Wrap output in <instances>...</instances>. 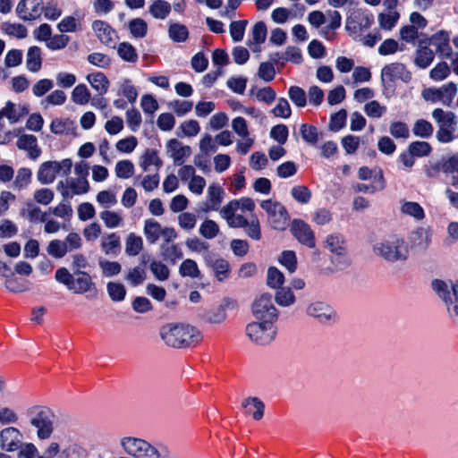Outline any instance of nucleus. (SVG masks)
Returning <instances> with one entry per match:
<instances>
[{"label":"nucleus","instance_id":"nucleus-51","mask_svg":"<svg viewBox=\"0 0 458 458\" xmlns=\"http://www.w3.org/2000/svg\"><path fill=\"white\" fill-rule=\"evenodd\" d=\"M31 176L32 172L30 169L26 167L20 168L13 182L14 189L21 190L26 188L30 183Z\"/></svg>","mask_w":458,"mask_h":458},{"label":"nucleus","instance_id":"nucleus-22","mask_svg":"<svg viewBox=\"0 0 458 458\" xmlns=\"http://www.w3.org/2000/svg\"><path fill=\"white\" fill-rule=\"evenodd\" d=\"M166 148L176 165H182L185 158L190 157L191 154V148L189 146H182L176 139H171L168 140Z\"/></svg>","mask_w":458,"mask_h":458},{"label":"nucleus","instance_id":"nucleus-33","mask_svg":"<svg viewBox=\"0 0 458 458\" xmlns=\"http://www.w3.org/2000/svg\"><path fill=\"white\" fill-rule=\"evenodd\" d=\"M27 69L32 72H38L42 67L41 49L38 47H30L26 56Z\"/></svg>","mask_w":458,"mask_h":458},{"label":"nucleus","instance_id":"nucleus-62","mask_svg":"<svg viewBox=\"0 0 458 458\" xmlns=\"http://www.w3.org/2000/svg\"><path fill=\"white\" fill-rule=\"evenodd\" d=\"M119 94L124 96L129 102L134 103L138 97V91L128 79L123 80L119 85Z\"/></svg>","mask_w":458,"mask_h":458},{"label":"nucleus","instance_id":"nucleus-47","mask_svg":"<svg viewBox=\"0 0 458 458\" xmlns=\"http://www.w3.org/2000/svg\"><path fill=\"white\" fill-rule=\"evenodd\" d=\"M180 275L183 277L189 276L191 278H198L200 276V272L199 270L197 263L191 259H185L180 266L179 268Z\"/></svg>","mask_w":458,"mask_h":458},{"label":"nucleus","instance_id":"nucleus-17","mask_svg":"<svg viewBox=\"0 0 458 458\" xmlns=\"http://www.w3.org/2000/svg\"><path fill=\"white\" fill-rule=\"evenodd\" d=\"M291 232L296 240L309 248H314L315 236L310 226L302 220L293 219L291 225Z\"/></svg>","mask_w":458,"mask_h":458},{"label":"nucleus","instance_id":"nucleus-43","mask_svg":"<svg viewBox=\"0 0 458 458\" xmlns=\"http://www.w3.org/2000/svg\"><path fill=\"white\" fill-rule=\"evenodd\" d=\"M300 132L303 140L310 145H315L319 140L318 129L310 124L302 123L300 127Z\"/></svg>","mask_w":458,"mask_h":458},{"label":"nucleus","instance_id":"nucleus-32","mask_svg":"<svg viewBox=\"0 0 458 458\" xmlns=\"http://www.w3.org/2000/svg\"><path fill=\"white\" fill-rule=\"evenodd\" d=\"M151 165L155 166L157 172L163 165V161L160 159L156 150L148 148L140 157V166L143 171L147 172L149 171Z\"/></svg>","mask_w":458,"mask_h":458},{"label":"nucleus","instance_id":"nucleus-20","mask_svg":"<svg viewBox=\"0 0 458 458\" xmlns=\"http://www.w3.org/2000/svg\"><path fill=\"white\" fill-rule=\"evenodd\" d=\"M307 314L317 318L320 323H330L335 319V312L328 304L322 301L310 303L307 308Z\"/></svg>","mask_w":458,"mask_h":458},{"label":"nucleus","instance_id":"nucleus-61","mask_svg":"<svg viewBox=\"0 0 458 458\" xmlns=\"http://www.w3.org/2000/svg\"><path fill=\"white\" fill-rule=\"evenodd\" d=\"M226 318V312H225L223 310L222 308H220L219 306L212 309V310H208L207 311H205V313L203 314V319L206 321V322H208V323H211V324H220L222 322H224Z\"/></svg>","mask_w":458,"mask_h":458},{"label":"nucleus","instance_id":"nucleus-6","mask_svg":"<svg viewBox=\"0 0 458 458\" xmlns=\"http://www.w3.org/2000/svg\"><path fill=\"white\" fill-rule=\"evenodd\" d=\"M432 117L438 124L436 133L437 140L441 143H449L456 139V118L452 112H445L441 108H436L432 112Z\"/></svg>","mask_w":458,"mask_h":458},{"label":"nucleus","instance_id":"nucleus-40","mask_svg":"<svg viewBox=\"0 0 458 458\" xmlns=\"http://www.w3.org/2000/svg\"><path fill=\"white\" fill-rule=\"evenodd\" d=\"M90 92L85 84H78L72 92V100L77 105H86L90 100Z\"/></svg>","mask_w":458,"mask_h":458},{"label":"nucleus","instance_id":"nucleus-55","mask_svg":"<svg viewBox=\"0 0 458 458\" xmlns=\"http://www.w3.org/2000/svg\"><path fill=\"white\" fill-rule=\"evenodd\" d=\"M441 172L445 174V157L437 161H428L425 166V174L429 179L437 178Z\"/></svg>","mask_w":458,"mask_h":458},{"label":"nucleus","instance_id":"nucleus-48","mask_svg":"<svg viewBox=\"0 0 458 458\" xmlns=\"http://www.w3.org/2000/svg\"><path fill=\"white\" fill-rule=\"evenodd\" d=\"M117 54L123 60L129 63H135L138 60L135 48L127 42H123L118 46Z\"/></svg>","mask_w":458,"mask_h":458},{"label":"nucleus","instance_id":"nucleus-4","mask_svg":"<svg viewBox=\"0 0 458 458\" xmlns=\"http://www.w3.org/2000/svg\"><path fill=\"white\" fill-rule=\"evenodd\" d=\"M432 287L445 303L449 318L458 324V280L452 283L436 279Z\"/></svg>","mask_w":458,"mask_h":458},{"label":"nucleus","instance_id":"nucleus-10","mask_svg":"<svg viewBox=\"0 0 458 458\" xmlns=\"http://www.w3.org/2000/svg\"><path fill=\"white\" fill-rule=\"evenodd\" d=\"M261 208L267 215V221L275 230H284L290 220L289 214L280 202L266 199L260 203Z\"/></svg>","mask_w":458,"mask_h":458},{"label":"nucleus","instance_id":"nucleus-31","mask_svg":"<svg viewBox=\"0 0 458 458\" xmlns=\"http://www.w3.org/2000/svg\"><path fill=\"white\" fill-rule=\"evenodd\" d=\"M87 81L98 95L103 96L107 92L109 81L103 72L89 73L87 75Z\"/></svg>","mask_w":458,"mask_h":458},{"label":"nucleus","instance_id":"nucleus-21","mask_svg":"<svg viewBox=\"0 0 458 458\" xmlns=\"http://www.w3.org/2000/svg\"><path fill=\"white\" fill-rule=\"evenodd\" d=\"M432 233L428 227H418L411 232L409 241L411 248L425 251L431 243Z\"/></svg>","mask_w":458,"mask_h":458},{"label":"nucleus","instance_id":"nucleus-1","mask_svg":"<svg viewBox=\"0 0 458 458\" xmlns=\"http://www.w3.org/2000/svg\"><path fill=\"white\" fill-rule=\"evenodd\" d=\"M55 279L75 294H86V298L90 300L98 296L96 284L92 281L91 276L85 271L71 273L66 267H59L55 271Z\"/></svg>","mask_w":458,"mask_h":458},{"label":"nucleus","instance_id":"nucleus-46","mask_svg":"<svg viewBox=\"0 0 458 458\" xmlns=\"http://www.w3.org/2000/svg\"><path fill=\"white\" fill-rule=\"evenodd\" d=\"M399 17L397 12L380 13L377 17L379 27L385 30H391L397 23Z\"/></svg>","mask_w":458,"mask_h":458},{"label":"nucleus","instance_id":"nucleus-34","mask_svg":"<svg viewBox=\"0 0 458 458\" xmlns=\"http://www.w3.org/2000/svg\"><path fill=\"white\" fill-rule=\"evenodd\" d=\"M143 233L148 242L154 244L159 239L160 233H162V226L154 219H147L144 224Z\"/></svg>","mask_w":458,"mask_h":458},{"label":"nucleus","instance_id":"nucleus-39","mask_svg":"<svg viewBox=\"0 0 458 458\" xmlns=\"http://www.w3.org/2000/svg\"><path fill=\"white\" fill-rule=\"evenodd\" d=\"M434 131L432 124L424 119L417 120L412 127V132L415 136L428 139L432 136Z\"/></svg>","mask_w":458,"mask_h":458},{"label":"nucleus","instance_id":"nucleus-3","mask_svg":"<svg viewBox=\"0 0 458 458\" xmlns=\"http://www.w3.org/2000/svg\"><path fill=\"white\" fill-rule=\"evenodd\" d=\"M373 251L377 256L390 262L404 261L409 254L408 247L403 239L397 236L377 242L373 246Z\"/></svg>","mask_w":458,"mask_h":458},{"label":"nucleus","instance_id":"nucleus-30","mask_svg":"<svg viewBox=\"0 0 458 458\" xmlns=\"http://www.w3.org/2000/svg\"><path fill=\"white\" fill-rule=\"evenodd\" d=\"M207 262L212 267L216 278L219 281H223L228 276L230 272V266L225 259L217 257H208L207 258Z\"/></svg>","mask_w":458,"mask_h":458},{"label":"nucleus","instance_id":"nucleus-59","mask_svg":"<svg viewBox=\"0 0 458 458\" xmlns=\"http://www.w3.org/2000/svg\"><path fill=\"white\" fill-rule=\"evenodd\" d=\"M99 216L105 225L110 229L118 227L123 222V217L117 212L104 210Z\"/></svg>","mask_w":458,"mask_h":458},{"label":"nucleus","instance_id":"nucleus-13","mask_svg":"<svg viewBox=\"0 0 458 458\" xmlns=\"http://www.w3.org/2000/svg\"><path fill=\"white\" fill-rule=\"evenodd\" d=\"M427 44L432 45L439 57L452 59L453 50L450 46V34L448 31L440 30L426 40Z\"/></svg>","mask_w":458,"mask_h":458},{"label":"nucleus","instance_id":"nucleus-49","mask_svg":"<svg viewBox=\"0 0 458 458\" xmlns=\"http://www.w3.org/2000/svg\"><path fill=\"white\" fill-rule=\"evenodd\" d=\"M169 37L175 42H184L189 36L186 26L179 23H173L168 30Z\"/></svg>","mask_w":458,"mask_h":458},{"label":"nucleus","instance_id":"nucleus-18","mask_svg":"<svg viewBox=\"0 0 458 458\" xmlns=\"http://www.w3.org/2000/svg\"><path fill=\"white\" fill-rule=\"evenodd\" d=\"M92 30L99 41L109 47H114L118 36L116 31L106 21L96 20L92 22Z\"/></svg>","mask_w":458,"mask_h":458},{"label":"nucleus","instance_id":"nucleus-54","mask_svg":"<svg viewBox=\"0 0 458 458\" xmlns=\"http://www.w3.org/2000/svg\"><path fill=\"white\" fill-rule=\"evenodd\" d=\"M347 119V111L340 109L338 112L331 114L328 127L332 131H338L345 126Z\"/></svg>","mask_w":458,"mask_h":458},{"label":"nucleus","instance_id":"nucleus-5","mask_svg":"<svg viewBox=\"0 0 458 458\" xmlns=\"http://www.w3.org/2000/svg\"><path fill=\"white\" fill-rule=\"evenodd\" d=\"M324 246L331 253V263L337 270H344L350 266L351 260L347 255V243L344 235L336 233L328 234Z\"/></svg>","mask_w":458,"mask_h":458},{"label":"nucleus","instance_id":"nucleus-25","mask_svg":"<svg viewBox=\"0 0 458 458\" xmlns=\"http://www.w3.org/2000/svg\"><path fill=\"white\" fill-rule=\"evenodd\" d=\"M28 113L29 109L25 106L16 105L11 101H7L5 106L0 110V114L6 117L11 123L18 122Z\"/></svg>","mask_w":458,"mask_h":458},{"label":"nucleus","instance_id":"nucleus-11","mask_svg":"<svg viewBox=\"0 0 458 458\" xmlns=\"http://www.w3.org/2000/svg\"><path fill=\"white\" fill-rule=\"evenodd\" d=\"M251 310L256 320L276 323L278 318V310L269 293H262L258 296L252 303Z\"/></svg>","mask_w":458,"mask_h":458},{"label":"nucleus","instance_id":"nucleus-19","mask_svg":"<svg viewBox=\"0 0 458 458\" xmlns=\"http://www.w3.org/2000/svg\"><path fill=\"white\" fill-rule=\"evenodd\" d=\"M382 80L394 81L401 80L403 82H409L411 80V73L406 69L405 65L401 63H393L384 66L381 72Z\"/></svg>","mask_w":458,"mask_h":458},{"label":"nucleus","instance_id":"nucleus-56","mask_svg":"<svg viewBox=\"0 0 458 458\" xmlns=\"http://www.w3.org/2000/svg\"><path fill=\"white\" fill-rule=\"evenodd\" d=\"M146 277L147 274L145 269L140 267H135L128 271L125 279L132 286H137L141 284L146 280Z\"/></svg>","mask_w":458,"mask_h":458},{"label":"nucleus","instance_id":"nucleus-60","mask_svg":"<svg viewBox=\"0 0 458 458\" xmlns=\"http://www.w3.org/2000/svg\"><path fill=\"white\" fill-rule=\"evenodd\" d=\"M109 297L114 301H122L126 294V289L123 284L110 282L106 285Z\"/></svg>","mask_w":458,"mask_h":458},{"label":"nucleus","instance_id":"nucleus-23","mask_svg":"<svg viewBox=\"0 0 458 458\" xmlns=\"http://www.w3.org/2000/svg\"><path fill=\"white\" fill-rule=\"evenodd\" d=\"M19 149L28 152L30 158L36 160L41 154V149L38 146V140L34 135L22 134L16 142Z\"/></svg>","mask_w":458,"mask_h":458},{"label":"nucleus","instance_id":"nucleus-12","mask_svg":"<svg viewBox=\"0 0 458 458\" xmlns=\"http://www.w3.org/2000/svg\"><path fill=\"white\" fill-rule=\"evenodd\" d=\"M374 17L367 10H352L346 19L345 29L350 34H357L371 27Z\"/></svg>","mask_w":458,"mask_h":458},{"label":"nucleus","instance_id":"nucleus-53","mask_svg":"<svg viewBox=\"0 0 458 458\" xmlns=\"http://www.w3.org/2000/svg\"><path fill=\"white\" fill-rule=\"evenodd\" d=\"M147 23L141 18H135L130 21L129 30L132 37L137 38H142L147 34Z\"/></svg>","mask_w":458,"mask_h":458},{"label":"nucleus","instance_id":"nucleus-50","mask_svg":"<svg viewBox=\"0 0 458 458\" xmlns=\"http://www.w3.org/2000/svg\"><path fill=\"white\" fill-rule=\"evenodd\" d=\"M409 151H411V154L415 157H422L428 156L431 151L432 148L429 143L427 141H412L408 146Z\"/></svg>","mask_w":458,"mask_h":458},{"label":"nucleus","instance_id":"nucleus-35","mask_svg":"<svg viewBox=\"0 0 458 458\" xmlns=\"http://www.w3.org/2000/svg\"><path fill=\"white\" fill-rule=\"evenodd\" d=\"M3 276L5 277L4 286L9 291L13 293H22L29 290L27 282L21 281L11 270L10 272L3 273Z\"/></svg>","mask_w":458,"mask_h":458},{"label":"nucleus","instance_id":"nucleus-38","mask_svg":"<svg viewBox=\"0 0 458 458\" xmlns=\"http://www.w3.org/2000/svg\"><path fill=\"white\" fill-rule=\"evenodd\" d=\"M171 12V5L165 0H156L149 6V13L156 19L164 20Z\"/></svg>","mask_w":458,"mask_h":458},{"label":"nucleus","instance_id":"nucleus-14","mask_svg":"<svg viewBox=\"0 0 458 458\" xmlns=\"http://www.w3.org/2000/svg\"><path fill=\"white\" fill-rule=\"evenodd\" d=\"M224 195V189L217 182H212L207 191V199L201 203V211L205 213L218 211L221 208Z\"/></svg>","mask_w":458,"mask_h":458},{"label":"nucleus","instance_id":"nucleus-37","mask_svg":"<svg viewBox=\"0 0 458 458\" xmlns=\"http://www.w3.org/2000/svg\"><path fill=\"white\" fill-rule=\"evenodd\" d=\"M143 249L142 238L134 233H129L125 241V253L128 256H137Z\"/></svg>","mask_w":458,"mask_h":458},{"label":"nucleus","instance_id":"nucleus-57","mask_svg":"<svg viewBox=\"0 0 458 458\" xmlns=\"http://www.w3.org/2000/svg\"><path fill=\"white\" fill-rule=\"evenodd\" d=\"M114 170L118 178L128 179L133 175L134 165L130 160H121L116 163Z\"/></svg>","mask_w":458,"mask_h":458},{"label":"nucleus","instance_id":"nucleus-15","mask_svg":"<svg viewBox=\"0 0 458 458\" xmlns=\"http://www.w3.org/2000/svg\"><path fill=\"white\" fill-rule=\"evenodd\" d=\"M42 12V0H21L16 6V13L23 21H34Z\"/></svg>","mask_w":458,"mask_h":458},{"label":"nucleus","instance_id":"nucleus-42","mask_svg":"<svg viewBox=\"0 0 458 458\" xmlns=\"http://www.w3.org/2000/svg\"><path fill=\"white\" fill-rule=\"evenodd\" d=\"M275 301L279 306L288 307L294 303L295 296L288 287H281L275 295Z\"/></svg>","mask_w":458,"mask_h":458},{"label":"nucleus","instance_id":"nucleus-45","mask_svg":"<svg viewBox=\"0 0 458 458\" xmlns=\"http://www.w3.org/2000/svg\"><path fill=\"white\" fill-rule=\"evenodd\" d=\"M284 282V274L275 267L267 269V284L273 289H279Z\"/></svg>","mask_w":458,"mask_h":458},{"label":"nucleus","instance_id":"nucleus-52","mask_svg":"<svg viewBox=\"0 0 458 458\" xmlns=\"http://www.w3.org/2000/svg\"><path fill=\"white\" fill-rule=\"evenodd\" d=\"M288 97L298 107H304L307 104V95L301 87L291 86L288 89Z\"/></svg>","mask_w":458,"mask_h":458},{"label":"nucleus","instance_id":"nucleus-41","mask_svg":"<svg viewBox=\"0 0 458 458\" xmlns=\"http://www.w3.org/2000/svg\"><path fill=\"white\" fill-rule=\"evenodd\" d=\"M199 232L205 239L211 240L219 233V226L214 220L206 219L200 225Z\"/></svg>","mask_w":458,"mask_h":458},{"label":"nucleus","instance_id":"nucleus-8","mask_svg":"<svg viewBox=\"0 0 458 458\" xmlns=\"http://www.w3.org/2000/svg\"><path fill=\"white\" fill-rule=\"evenodd\" d=\"M245 332L252 343L258 345H267L275 339L277 330L275 323L256 320L246 326Z\"/></svg>","mask_w":458,"mask_h":458},{"label":"nucleus","instance_id":"nucleus-36","mask_svg":"<svg viewBox=\"0 0 458 458\" xmlns=\"http://www.w3.org/2000/svg\"><path fill=\"white\" fill-rule=\"evenodd\" d=\"M445 174H451V185L458 188V153L445 157Z\"/></svg>","mask_w":458,"mask_h":458},{"label":"nucleus","instance_id":"nucleus-58","mask_svg":"<svg viewBox=\"0 0 458 458\" xmlns=\"http://www.w3.org/2000/svg\"><path fill=\"white\" fill-rule=\"evenodd\" d=\"M66 101V95L61 89L52 91L47 96L45 99L41 101V106L44 108H47L50 105L61 106Z\"/></svg>","mask_w":458,"mask_h":458},{"label":"nucleus","instance_id":"nucleus-24","mask_svg":"<svg viewBox=\"0 0 458 458\" xmlns=\"http://www.w3.org/2000/svg\"><path fill=\"white\" fill-rule=\"evenodd\" d=\"M66 184L67 186L62 191L64 197L72 198L73 195L87 193L89 190V183L84 177L69 179L66 181Z\"/></svg>","mask_w":458,"mask_h":458},{"label":"nucleus","instance_id":"nucleus-16","mask_svg":"<svg viewBox=\"0 0 458 458\" xmlns=\"http://www.w3.org/2000/svg\"><path fill=\"white\" fill-rule=\"evenodd\" d=\"M22 444V434L14 427L4 428L0 431V447L6 452L17 451Z\"/></svg>","mask_w":458,"mask_h":458},{"label":"nucleus","instance_id":"nucleus-2","mask_svg":"<svg viewBox=\"0 0 458 458\" xmlns=\"http://www.w3.org/2000/svg\"><path fill=\"white\" fill-rule=\"evenodd\" d=\"M160 337L168 346L187 348L199 343L202 336L200 332L192 326L171 323L160 328Z\"/></svg>","mask_w":458,"mask_h":458},{"label":"nucleus","instance_id":"nucleus-7","mask_svg":"<svg viewBox=\"0 0 458 458\" xmlns=\"http://www.w3.org/2000/svg\"><path fill=\"white\" fill-rule=\"evenodd\" d=\"M30 412L31 415L30 424L38 429V437L42 440L49 438L54 431L55 415L53 411L47 407L37 406L31 408Z\"/></svg>","mask_w":458,"mask_h":458},{"label":"nucleus","instance_id":"nucleus-64","mask_svg":"<svg viewBox=\"0 0 458 458\" xmlns=\"http://www.w3.org/2000/svg\"><path fill=\"white\" fill-rule=\"evenodd\" d=\"M67 252V246L64 244V241L53 240L47 246V253L55 259L64 257Z\"/></svg>","mask_w":458,"mask_h":458},{"label":"nucleus","instance_id":"nucleus-63","mask_svg":"<svg viewBox=\"0 0 458 458\" xmlns=\"http://www.w3.org/2000/svg\"><path fill=\"white\" fill-rule=\"evenodd\" d=\"M243 228L245 229V233L250 238L255 241H259L261 239L260 225L256 216L252 215L250 219L248 221V225L243 226Z\"/></svg>","mask_w":458,"mask_h":458},{"label":"nucleus","instance_id":"nucleus-9","mask_svg":"<svg viewBox=\"0 0 458 458\" xmlns=\"http://www.w3.org/2000/svg\"><path fill=\"white\" fill-rule=\"evenodd\" d=\"M124 452L135 458H160V452L148 442L137 437H123L120 442Z\"/></svg>","mask_w":458,"mask_h":458},{"label":"nucleus","instance_id":"nucleus-27","mask_svg":"<svg viewBox=\"0 0 458 458\" xmlns=\"http://www.w3.org/2000/svg\"><path fill=\"white\" fill-rule=\"evenodd\" d=\"M400 212L403 215L412 217L415 221H421L425 218L423 208L416 201L402 199L400 201Z\"/></svg>","mask_w":458,"mask_h":458},{"label":"nucleus","instance_id":"nucleus-29","mask_svg":"<svg viewBox=\"0 0 458 458\" xmlns=\"http://www.w3.org/2000/svg\"><path fill=\"white\" fill-rule=\"evenodd\" d=\"M56 174V161H47L40 165L37 176L41 183L49 184L54 182Z\"/></svg>","mask_w":458,"mask_h":458},{"label":"nucleus","instance_id":"nucleus-26","mask_svg":"<svg viewBox=\"0 0 458 458\" xmlns=\"http://www.w3.org/2000/svg\"><path fill=\"white\" fill-rule=\"evenodd\" d=\"M102 251L107 256H117L121 250V239L115 233L103 236L100 243Z\"/></svg>","mask_w":458,"mask_h":458},{"label":"nucleus","instance_id":"nucleus-44","mask_svg":"<svg viewBox=\"0 0 458 458\" xmlns=\"http://www.w3.org/2000/svg\"><path fill=\"white\" fill-rule=\"evenodd\" d=\"M2 30L5 34L18 38H24L28 35L26 27L21 23L4 22Z\"/></svg>","mask_w":458,"mask_h":458},{"label":"nucleus","instance_id":"nucleus-28","mask_svg":"<svg viewBox=\"0 0 458 458\" xmlns=\"http://www.w3.org/2000/svg\"><path fill=\"white\" fill-rule=\"evenodd\" d=\"M422 44L427 43L426 41L420 42L419 48L416 50L414 63L418 67L425 69L434 61L435 53L427 45L423 46Z\"/></svg>","mask_w":458,"mask_h":458}]
</instances>
